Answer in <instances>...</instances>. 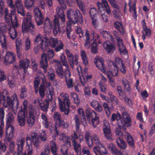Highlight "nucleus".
<instances>
[{
	"mask_svg": "<svg viewBox=\"0 0 155 155\" xmlns=\"http://www.w3.org/2000/svg\"><path fill=\"white\" fill-rule=\"evenodd\" d=\"M53 21V33L55 36H56L58 32H60V27L59 24V19L57 16L55 15Z\"/></svg>",
	"mask_w": 155,
	"mask_h": 155,
	"instance_id": "dca6fc26",
	"label": "nucleus"
},
{
	"mask_svg": "<svg viewBox=\"0 0 155 155\" xmlns=\"http://www.w3.org/2000/svg\"><path fill=\"white\" fill-rule=\"evenodd\" d=\"M43 39L41 34H38L35 37V45L38 49L41 48L43 51H45L48 45V39L45 35L43 36Z\"/></svg>",
	"mask_w": 155,
	"mask_h": 155,
	"instance_id": "423d86ee",
	"label": "nucleus"
},
{
	"mask_svg": "<svg viewBox=\"0 0 155 155\" xmlns=\"http://www.w3.org/2000/svg\"><path fill=\"white\" fill-rule=\"evenodd\" d=\"M71 0H66L68 5L71 6L70 1ZM72 2L74 3H77L79 9L82 12L84 15L86 14V8L84 2L82 0H71Z\"/></svg>",
	"mask_w": 155,
	"mask_h": 155,
	"instance_id": "2eb2a0df",
	"label": "nucleus"
},
{
	"mask_svg": "<svg viewBox=\"0 0 155 155\" xmlns=\"http://www.w3.org/2000/svg\"><path fill=\"white\" fill-rule=\"evenodd\" d=\"M54 119L55 120H58L59 122L62 119L61 116L59 113L54 112L53 114Z\"/></svg>",
	"mask_w": 155,
	"mask_h": 155,
	"instance_id": "774afa93",
	"label": "nucleus"
},
{
	"mask_svg": "<svg viewBox=\"0 0 155 155\" xmlns=\"http://www.w3.org/2000/svg\"><path fill=\"white\" fill-rule=\"evenodd\" d=\"M71 96L73 98L74 103L77 104H79L80 101L77 94L75 93H72L71 94Z\"/></svg>",
	"mask_w": 155,
	"mask_h": 155,
	"instance_id": "0e129e2a",
	"label": "nucleus"
},
{
	"mask_svg": "<svg viewBox=\"0 0 155 155\" xmlns=\"http://www.w3.org/2000/svg\"><path fill=\"white\" fill-rule=\"evenodd\" d=\"M42 124L46 128H49L51 133H52V130L54 129V128L52 124L50 122L48 121V120L43 122Z\"/></svg>",
	"mask_w": 155,
	"mask_h": 155,
	"instance_id": "864d4df0",
	"label": "nucleus"
},
{
	"mask_svg": "<svg viewBox=\"0 0 155 155\" xmlns=\"http://www.w3.org/2000/svg\"><path fill=\"white\" fill-rule=\"evenodd\" d=\"M15 61V56L11 52L8 51L6 53L4 58V62L5 63H12Z\"/></svg>",
	"mask_w": 155,
	"mask_h": 155,
	"instance_id": "a211bd4d",
	"label": "nucleus"
},
{
	"mask_svg": "<svg viewBox=\"0 0 155 155\" xmlns=\"http://www.w3.org/2000/svg\"><path fill=\"white\" fill-rule=\"evenodd\" d=\"M31 141V144H32V143H33V145L36 148H39V145L40 144V142L39 140V137L35 139H33V140L31 139V140L29 141V142H30Z\"/></svg>",
	"mask_w": 155,
	"mask_h": 155,
	"instance_id": "052dcab7",
	"label": "nucleus"
},
{
	"mask_svg": "<svg viewBox=\"0 0 155 155\" xmlns=\"http://www.w3.org/2000/svg\"><path fill=\"white\" fill-rule=\"evenodd\" d=\"M115 27L119 31L120 33L122 34H124V30L122 24L119 22L116 21L114 23Z\"/></svg>",
	"mask_w": 155,
	"mask_h": 155,
	"instance_id": "37998d69",
	"label": "nucleus"
},
{
	"mask_svg": "<svg viewBox=\"0 0 155 155\" xmlns=\"http://www.w3.org/2000/svg\"><path fill=\"white\" fill-rule=\"evenodd\" d=\"M60 95L62 98L61 99L58 97V103L60 110L62 112H64L66 115H68L70 111L69 108L70 106V101L68 94L61 92Z\"/></svg>",
	"mask_w": 155,
	"mask_h": 155,
	"instance_id": "f257e3e1",
	"label": "nucleus"
},
{
	"mask_svg": "<svg viewBox=\"0 0 155 155\" xmlns=\"http://www.w3.org/2000/svg\"><path fill=\"white\" fill-rule=\"evenodd\" d=\"M32 17L28 13L23 20L22 24V31L23 33H29L32 34L35 33L36 28L31 21Z\"/></svg>",
	"mask_w": 155,
	"mask_h": 155,
	"instance_id": "f03ea898",
	"label": "nucleus"
},
{
	"mask_svg": "<svg viewBox=\"0 0 155 155\" xmlns=\"http://www.w3.org/2000/svg\"><path fill=\"white\" fill-rule=\"evenodd\" d=\"M72 145L74 146V150L76 153L77 155H81V144L78 142L72 143Z\"/></svg>",
	"mask_w": 155,
	"mask_h": 155,
	"instance_id": "ea45409f",
	"label": "nucleus"
},
{
	"mask_svg": "<svg viewBox=\"0 0 155 155\" xmlns=\"http://www.w3.org/2000/svg\"><path fill=\"white\" fill-rule=\"evenodd\" d=\"M60 41H58L57 38L51 37L50 39H48V43L52 48L55 47L59 43Z\"/></svg>",
	"mask_w": 155,
	"mask_h": 155,
	"instance_id": "4c0bfd02",
	"label": "nucleus"
},
{
	"mask_svg": "<svg viewBox=\"0 0 155 155\" xmlns=\"http://www.w3.org/2000/svg\"><path fill=\"white\" fill-rule=\"evenodd\" d=\"M50 146L51 147V151L53 155H57V151L58 147L55 143L53 141L50 142Z\"/></svg>",
	"mask_w": 155,
	"mask_h": 155,
	"instance_id": "e433bc0d",
	"label": "nucleus"
},
{
	"mask_svg": "<svg viewBox=\"0 0 155 155\" xmlns=\"http://www.w3.org/2000/svg\"><path fill=\"white\" fill-rule=\"evenodd\" d=\"M16 9L11 10V13H8V10L5 8L4 12V19L6 23H11L12 25L16 26H18L19 24L17 21L16 16L15 15Z\"/></svg>",
	"mask_w": 155,
	"mask_h": 155,
	"instance_id": "0eeeda50",
	"label": "nucleus"
},
{
	"mask_svg": "<svg viewBox=\"0 0 155 155\" xmlns=\"http://www.w3.org/2000/svg\"><path fill=\"white\" fill-rule=\"evenodd\" d=\"M103 45L104 49L108 54L113 53L115 50V45L109 41H106Z\"/></svg>",
	"mask_w": 155,
	"mask_h": 155,
	"instance_id": "f3484780",
	"label": "nucleus"
},
{
	"mask_svg": "<svg viewBox=\"0 0 155 155\" xmlns=\"http://www.w3.org/2000/svg\"><path fill=\"white\" fill-rule=\"evenodd\" d=\"M103 130L105 137L107 140H112L110 124L106 120L104 121Z\"/></svg>",
	"mask_w": 155,
	"mask_h": 155,
	"instance_id": "ddd939ff",
	"label": "nucleus"
},
{
	"mask_svg": "<svg viewBox=\"0 0 155 155\" xmlns=\"http://www.w3.org/2000/svg\"><path fill=\"white\" fill-rule=\"evenodd\" d=\"M12 97L13 99V101H12L11 98L8 96L7 97L6 102L5 100L4 101L3 105L5 107L7 108L9 107L11 108L13 107L15 104L17 108H18L19 104V102L17 95L14 94L12 96Z\"/></svg>",
	"mask_w": 155,
	"mask_h": 155,
	"instance_id": "9d476101",
	"label": "nucleus"
},
{
	"mask_svg": "<svg viewBox=\"0 0 155 155\" xmlns=\"http://www.w3.org/2000/svg\"><path fill=\"white\" fill-rule=\"evenodd\" d=\"M28 102L26 101H24L23 103V108L22 111H20L17 116L18 121L19 125L21 127L24 126L25 122V114L28 112L27 105Z\"/></svg>",
	"mask_w": 155,
	"mask_h": 155,
	"instance_id": "1a4fd4ad",
	"label": "nucleus"
},
{
	"mask_svg": "<svg viewBox=\"0 0 155 155\" xmlns=\"http://www.w3.org/2000/svg\"><path fill=\"white\" fill-rule=\"evenodd\" d=\"M85 39L84 46L87 49H89L90 47V34L88 31L87 30L85 32Z\"/></svg>",
	"mask_w": 155,
	"mask_h": 155,
	"instance_id": "c756f323",
	"label": "nucleus"
},
{
	"mask_svg": "<svg viewBox=\"0 0 155 155\" xmlns=\"http://www.w3.org/2000/svg\"><path fill=\"white\" fill-rule=\"evenodd\" d=\"M39 93L40 96L41 98H44L45 95V89L44 84L42 83H41L39 87Z\"/></svg>",
	"mask_w": 155,
	"mask_h": 155,
	"instance_id": "603ef678",
	"label": "nucleus"
},
{
	"mask_svg": "<svg viewBox=\"0 0 155 155\" xmlns=\"http://www.w3.org/2000/svg\"><path fill=\"white\" fill-rule=\"evenodd\" d=\"M60 59L63 65L66 68H68V63L67 61L66 56L64 54L62 53L61 54L60 56Z\"/></svg>",
	"mask_w": 155,
	"mask_h": 155,
	"instance_id": "8fccbe9b",
	"label": "nucleus"
},
{
	"mask_svg": "<svg viewBox=\"0 0 155 155\" xmlns=\"http://www.w3.org/2000/svg\"><path fill=\"white\" fill-rule=\"evenodd\" d=\"M47 54L43 53L41 54L40 66L44 70L45 73L47 72V68L48 67V61L52 59L54 56V51L52 50L47 51Z\"/></svg>",
	"mask_w": 155,
	"mask_h": 155,
	"instance_id": "20e7f679",
	"label": "nucleus"
},
{
	"mask_svg": "<svg viewBox=\"0 0 155 155\" xmlns=\"http://www.w3.org/2000/svg\"><path fill=\"white\" fill-rule=\"evenodd\" d=\"M51 101H49L48 99H46L45 100V103L43 102L39 105L41 110L45 113H47L49 103Z\"/></svg>",
	"mask_w": 155,
	"mask_h": 155,
	"instance_id": "473e14b6",
	"label": "nucleus"
},
{
	"mask_svg": "<svg viewBox=\"0 0 155 155\" xmlns=\"http://www.w3.org/2000/svg\"><path fill=\"white\" fill-rule=\"evenodd\" d=\"M16 7L17 8V13L20 15L24 17L25 14V10L23 5Z\"/></svg>",
	"mask_w": 155,
	"mask_h": 155,
	"instance_id": "09e8293b",
	"label": "nucleus"
},
{
	"mask_svg": "<svg viewBox=\"0 0 155 155\" xmlns=\"http://www.w3.org/2000/svg\"><path fill=\"white\" fill-rule=\"evenodd\" d=\"M7 123L8 125L6 128V135L8 141L11 140L14 135V127L10 124L14 121V117L11 113H8L7 115Z\"/></svg>",
	"mask_w": 155,
	"mask_h": 155,
	"instance_id": "39448f33",
	"label": "nucleus"
},
{
	"mask_svg": "<svg viewBox=\"0 0 155 155\" xmlns=\"http://www.w3.org/2000/svg\"><path fill=\"white\" fill-rule=\"evenodd\" d=\"M18 26H16L12 25L11 26L10 25L8 28V30L9 31V33L10 35L11 38L12 39H14L17 36V33L16 31L15 28Z\"/></svg>",
	"mask_w": 155,
	"mask_h": 155,
	"instance_id": "a878e982",
	"label": "nucleus"
},
{
	"mask_svg": "<svg viewBox=\"0 0 155 155\" xmlns=\"http://www.w3.org/2000/svg\"><path fill=\"white\" fill-rule=\"evenodd\" d=\"M67 12V18L71 23L75 24L78 21L81 23L83 22L82 15L78 9H75V11L71 9H69Z\"/></svg>",
	"mask_w": 155,
	"mask_h": 155,
	"instance_id": "7ed1b4c3",
	"label": "nucleus"
},
{
	"mask_svg": "<svg viewBox=\"0 0 155 155\" xmlns=\"http://www.w3.org/2000/svg\"><path fill=\"white\" fill-rule=\"evenodd\" d=\"M50 150L48 145H45V146L44 150L41 153L40 155H49L50 154Z\"/></svg>",
	"mask_w": 155,
	"mask_h": 155,
	"instance_id": "13d9d810",
	"label": "nucleus"
},
{
	"mask_svg": "<svg viewBox=\"0 0 155 155\" xmlns=\"http://www.w3.org/2000/svg\"><path fill=\"white\" fill-rule=\"evenodd\" d=\"M25 142V139L24 137H21L18 138L16 141L17 150H23Z\"/></svg>",
	"mask_w": 155,
	"mask_h": 155,
	"instance_id": "412c9836",
	"label": "nucleus"
},
{
	"mask_svg": "<svg viewBox=\"0 0 155 155\" xmlns=\"http://www.w3.org/2000/svg\"><path fill=\"white\" fill-rule=\"evenodd\" d=\"M125 136L126 140L129 145L131 147L134 146V139L130 134L128 132L125 133Z\"/></svg>",
	"mask_w": 155,
	"mask_h": 155,
	"instance_id": "393cba45",
	"label": "nucleus"
},
{
	"mask_svg": "<svg viewBox=\"0 0 155 155\" xmlns=\"http://www.w3.org/2000/svg\"><path fill=\"white\" fill-rule=\"evenodd\" d=\"M115 62H112V64L115 68H118L122 66L124 64L122 63V60L120 58L117 57L115 58Z\"/></svg>",
	"mask_w": 155,
	"mask_h": 155,
	"instance_id": "a19ab883",
	"label": "nucleus"
},
{
	"mask_svg": "<svg viewBox=\"0 0 155 155\" xmlns=\"http://www.w3.org/2000/svg\"><path fill=\"white\" fill-rule=\"evenodd\" d=\"M35 121V116H29L27 117V122L29 126L31 127L34 124Z\"/></svg>",
	"mask_w": 155,
	"mask_h": 155,
	"instance_id": "49530a36",
	"label": "nucleus"
},
{
	"mask_svg": "<svg viewBox=\"0 0 155 155\" xmlns=\"http://www.w3.org/2000/svg\"><path fill=\"white\" fill-rule=\"evenodd\" d=\"M57 14L61 19L62 22L64 23L65 21V15L64 12L62 10H59L57 12Z\"/></svg>",
	"mask_w": 155,
	"mask_h": 155,
	"instance_id": "6e6d98bb",
	"label": "nucleus"
},
{
	"mask_svg": "<svg viewBox=\"0 0 155 155\" xmlns=\"http://www.w3.org/2000/svg\"><path fill=\"white\" fill-rule=\"evenodd\" d=\"M58 125L64 128H67L69 127L68 122L62 120L59 122Z\"/></svg>",
	"mask_w": 155,
	"mask_h": 155,
	"instance_id": "69168bd1",
	"label": "nucleus"
},
{
	"mask_svg": "<svg viewBox=\"0 0 155 155\" xmlns=\"http://www.w3.org/2000/svg\"><path fill=\"white\" fill-rule=\"evenodd\" d=\"M86 114L88 120L92 119V123L94 127H96L97 125L99 124L98 118L97 116L96 113L91 109L88 108L86 110Z\"/></svg>",
	"mask_w": 155,
	"mask_h": 155,
	"instance_id": "9b49d317",
	"label": "nucleus"
},
{
	"mask_svg": "<svg viewBox=\"0 0 155 155\" xmlns=\"http://www.w3.org/2000/svg\"><path fill=\"white\" fill-rule=\"evenodd\" d=\"M94 62L95 64L96 65V67L98 68V69L100 70L103 73L105 74L106 73V68L104 64L101 63L100 62L98 61H95Z\"/></svg>",
	"mask_w": 155,
	"mask_h": 155,
	"instance_id": "c03bdc74",
	"label": "nucleus"
},
{
	"mask_svg": "<svg viewBox=\"0 0 155 155\" xmlns=\"http://www.w3.org/2000/svg\"><path fill=\"white\" fill-rule=\"evenodd\" d=\"M10 25H7L5 23L0 22V43L2 47L5 49L7 48V44L5 36L4 34L8 31Z\"/></svg>",
	"mask_w": 155,
	"mask_h": 155,
	"instance_id": "6e6552de",
	"label": "nucleus"
},
{
	"mask_svg": "<svg viewBox=\"0 0 155 155\" xmlns=\"http://www.w3.org/2000/svg\"><path fill=\"white\" fill-rule=\"evenodd\" d=\"M15 44L17 55L18 58H20L21 54L22 42L21 40L19 38L16 39Z\"/></svg>",
	"mask_w": 155,
	"mask_h": 155,
	"instance_id": "4be33fe9",
	"label": "nucleus"
},
{
	"mask_svg": "<svg viewBox=\"0 0 155 155\" xmlns=\"http://www.w3.org/2000/svg\"><path fill=\"white\" fill-rule=\"evenodd\" d=\"M142 22L143 30L145 32L146 35L149 37L151 34L150 30L149 29L147 28V26L146 25V23L144 20H143L142 21Z\"/></svg>",
	"mask_w": 155,
	"mask_h": 155,
	"instance_id": "bf43d9fd",
	"label": "nucleus"
},
{
	"mask_svg": "<svg viewBox=\"0 0 155 155\" xmlns=\"http://www.w3.org/2000/svg\"><path fill=\"white\" fill-rule=\"evenodd\" d=\"M117 91L119 99L122 100H123L126 94L123 91V89L121 86H118L117 88Z\"/></svg>",
	"mask_w": 155,
	"mask_h": 155,
	"instance_id": "58836bf2",
	"label": "nucleus"
},
{
	"mask_svg": "<svg viewBox=\"0 0 155 155\" xmlns=\"http://www.w3.org/2000/svg\"><path fill=\"white\" fill-rule=\"evenodd\" d=\"M110 99L112 103L114 105H118L120 104V101L118 98L114 95H111Z\"/></svg>",
	"mask_w": 155,
	"mask_h": 155,
	"instance_id": "680f3d73",
	"label": "nucleus"
},
{
	"mask_svg": "<svg viewBox=\"0 0 155 155\" xmlns=\"http://www.w3.org/2000/svg\"><path fill=\"white\" fill-rule=\"evenodd\" d=\"M60 152L62 155H68V146L65 144L62 145L60 148Z\"/></svg>",
	"mask_w": 155,
	"mask_h": 155,
	"instance_id": "3c124183",
	"label": "nucleus"
},
{
	"mask_svg": "<svg viewBox=\"0 0 155 155\" xmlns=\"http://www.w3.org/2000/svg\"><path fill=\"white\" fill-rule=\"evenodd\" d=\"M116 142L118 146L121 149L125 150L127 145L125 142L121 138L118 137L116 139Z\"/></svg>",
	"mask_w": 155,
	"mask_h": 155,
	"instance_id": "bb28decb",
	"label": "nucleus"
},
{
	"mask_svg": "<svg viewBox=\"0 0 155 155\" xmlns=\"http://www.w3.org/2000/svg\"><path fill=\"white\" fill-rule=\"evenodd\" d=\"M26 147H28L27 155H31L33 153V147L31 144V141L29 142L31 140V138L30 137L28 136L25 139Z\"/></svg>",
	"mask_w": 155,
	"mask_h": 155,
	"instance_id": "b1692460",
	"label": "nucleus"
},
{
	"mask_svg": "<svg viewBox=\"0 0 155 155\" xmlns=\"http://www.w3.org/2000/svg\"><path fill=\"white\" fill-rule=\"evenodd\" d=\"M81 55L83 64L85 66L87 65L88 64V59L84 51L82 50L81 51Z\"/></svg>",
	"mask_w": 155,
	"mask_h": 155,
	"instance_id": "79ce46f5",
	"label": "nucleus"
},
{
	"mask_svg": "<svg viewBox=\"0 0 155 155\" xmlns=\"http://www.w3.org/2000/svg\"><path fill=\"white\" fill-rule=\"evenodd\" d=\"M108 149L113 153L117 155H120L122 154L121 150H118L115 146L113 144L110 143L108 146Z\"/></svg>",
	"mask_w": 155,
	"mask_h": 155,
	"instance_id": "c85d7f7f",
	"label": "nucleus"
},
{
	"mask_svg": "<svg viewBox=\"0 0 155 155\" xmlns=\"http://www.w3.org/2000/svg\"><path fill=\"white\" fill-rule=\"evenodd\" d=\"M97 5L99 11L102 13V11L103 10L104 12V8L109 6V5L106 0H102L101 3L99 2H97Z\"/></svg>",
	"mask_w": 155,
	"mask_h": 155,
	"instance_id": "cd10ccee",
	"label": "nucleus"
},
{
	"mask_svg": "<svg viewBox=\"0 0 155 155\" xmlns=\"http://www.w3.org/2000/svg\"><path fill=\"white\" fill-rule=\"evenodd\" d=\"M46 93L47 97V99H49L50 101H52L53 98V96L54 94V89L53 87H50L47 90Z\"/></svg>",
	"mask_w": 155,
	"mask_h": 155,
	"instance_id": "c9c22d12",
	"label": "nucleus"
},
{
	"mask_svg": "<svg viewBox=\"0 0 155 155\" xmlns=\"http://www.w3.org/2000/svg\"><path fill=\"white\" fill-rule=\"evenodd\" d=\"M36 0H24V6L26 8L30 9L34 7Z\"/></svg>",
	"mask_w": 155,
	"mask_h": 155,
	"instance_id": "2f4dec72",
	"label": "nucleus"
},
{
	"mask_svg": "<svg viewBox=\"0 0 155 155\" xmlns=\"http://www.w3.org/2000/svg\"><path fill=\"white\" fill-rule=\"evenodd\" d=\"M40 134V135L38 137L40 139L41 141L44 143L47 140V138L45 131L42 130Z\"/></svg>",
	"mask_w": 155,
	"mask_h": 155,
	"instance_id": "5fc2aeb1",
	"label": "nucleus"
},
{
	"mask_svg": "<svg viewBox=\"0 0 155 155\" xmlns=\"http://www.w3.org/2000/svg\"><path fill=\"white\" fill-rule=\"evenodd\" d=\"M51 63L54 65L55 68L58 75L60 78L64 77V71L60 61L57 59H54L51 61Z\"/></svg>",
	"mask_w": 155,
	"mask_h": 155,
	"instance_id": "f8f14e48",
	"label": "nucleus"
},
{
	"mask_svg": "<svg viewBox=\"0 0 155 155\" xmlns=\"http://www.w3.org/2000/svg\"><path fill=\"white\" fill-rule=\"evenodd\" d=\"M74 119L75 122L76 131L80 129V125L81 124L79 117L77 115H75Z\"/></svg>",
	"mask_w": 155,
	"mask_h": 155,
	"instance_id": "de8ad7c7",
	"label": "nucleus"
},
{
	"mask_svg": "<svg viewBox=\"0 0 155 155\" xmlns=\"http://www.w3.org/2000/svg\"><path fill=\"white\" fill-rule=\"evenodd\" d=\"M119 50L121 55L124 57L127 58L128 54L127 51L126 50L125 47H123V48H119Z\"/></svg>",
	"mask_w": 155,
	"mask_h": 155,
	"instance_id": "e2e57ef3",
	"label": "nucleus"
},
{
	"mask_svg": "<svg viewBox=\"0 0 155 155\" xmlns=\"http://www.w3.org/2000/svg\"><path fill=\"white\" fill-rule=\"evenodd\" d=\"M27 89L25 86L23 85L21 86V93L20 94V97L21 98L24 99L27 95Z\"/></svg>",
	"mask_w": 155,
	"mask_h": 155,
	"instance_id": "a18cd8bd",
	"label": "nucleus"
},
{
	"mask_svg": "<svg viewBox=\"0 0 155 155\" xmlns=\"http://www.w3.org/2000/svg\"><path fill=\"white\" fill-rule=\"evenodd\" d=\"M66 82L68 89L72 88L73 87L74 84L72 78L66 79Z\"/></svg>",
	"mask_w": 155,
	"mask_h": 155,
	"instance_id": "338daca9",
	"label": "nucleus"
},
{
	"mask_svg": "<svg viewBox=\"0 0 155 155\" xmlns=\"http://www.w3.org/2000/svg\"><path fill=\"white\" fill-rule=\"evenodd\" d=\"M100 35L104 38L110 39L112 41L113 38L110 33L106 31L102 30L100 31Z\"/></svg>",
	"mask_w": 155,
	"mask_h": 155,
	"instance_id": "f704fd0d",
	"label": "nucleus"
},
{
	"mask_svg": "<svg viewBox=\"0 0 155 155\" xmlns=\"http://www.w3.org/2000/svg\"><path fill=\"white\" fill-rule=\"evenodd\" d=\"M40 83V79L38 78H35L34 81V87L35 89V93H38V87Z\"/></svg>",
	"mask_w": 155,
	"mask_h": 155,
	"instance_id": "4d7b16f0",
	"label": "nucleus"
},
{
	"mask_svg": "<svg viewBox=\"0 0 155 155\" xmlns=\"http://www.w3.org/2000/svg\"><path fill=\"white\" fill-rule=\"evenodd\" d=\"M122 114L123 119L126 122V124H127L128 126L130 127L131 125L130 123L131 121L130 115L126 112H123Z\"/></svg>",
	"mask_w": 155,
	"mask_h": 155,
	"instance_id": "72a5a7b5",
	"label": "nucleus"
},
{
	"mask_svg": "<svg viewBox=\"0 0 155 155\" xmlns=\"http://www.w3.org/2000/svg\"><path fill=\"white\" fill-rule=\"evenodd\" d=\"M97 145V146L95 147L93 149L95 153L98 152L101 154H107V151L106 148L101 143Z\"/></svg>",
	"mask_w": 155,
	"mask_h": 155,
	"instance_id": "aec40b11",
	"label": "nucleus"
},
{
	"mask_svg": "<svg viewBox=\"0 0 155 155\" xmlns=\"http://www.w3.org/2000/svg\"><path fill=\"white\" fill-rule=\"evenodd\" d=\"M34 12L35 15V21L38 26L42 25L44 20L42 13L38 8H35Z\"/></svg>",
	"mask_w": 155,
	"mask_h": 155,
	"instance_id": "4468645a",
	"label": "nucleus"
},
{
	"mask_svg": "<svg viewBox=\"0 0 155 155\" xmlns=\"http://www.w3.org/2000/svg\"><path fill=\"white\" fill-rule=\"evenodd\" d=\"M29 63L30 61L28 58L21 60L19 62V67L23 69L25 73L27 72V69L29 67Z\"/></svg>",
	"mask_w": 155,
	"mask_h": 155,
	"instance_id": "6ab92c4d",
	"label": "nucleus"
},
{
	"mask_svg": "<svg viewBox=\"0 0 155 155\" xmlns=\"http://www.w3.org/2000/svg\"><path fill=\"white\" fill-rule=\"evenodd\" d=\"M78 56L77 55H75L74 57L70 58L68 60V62L71 67L72 69L74 68V65H77L78 63Z\"/></svg>",
	"mask_w": 155,
	"mask_h": 155,
	"instance_id": "7c9ffc66",
	"label": "nucleus"
},
{
	"mask_svg": "<svg viewBox=\"0 0 155 155\" xmlns=\"http://www.w3.org/2000/svg\"><path fill=\"white\" fill-rule=\"evenodd\" d=\"M43 28L45 32H49L51 31L52 25L48 17L45 18Z\"/></svg>",
	"mask_w": 155,
	"mask_h": 155,
	"instance_id": "5701e85b",
	"label": "nucleus"
}]
</instances>
